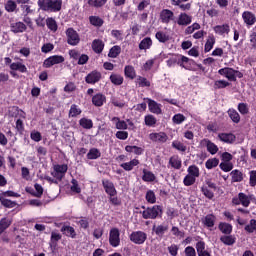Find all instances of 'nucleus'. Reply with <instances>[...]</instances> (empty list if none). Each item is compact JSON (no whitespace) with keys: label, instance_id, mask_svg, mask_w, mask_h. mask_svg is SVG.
Wrapping results in <instances>:
<instances>
[{"label":"nucleus","instance_id":"nucleus-12","mask_svg":"<svg viewBox=\"0 0 256 256\" xmlns=\"http://www.w3.org/2000/svg\"><path fill=\"white\" fill-rule=\"evenodd\" d=\"M242 19L247 27H252V25L256 23V16L251 11H244L242 13Z\"/></svg>","mask_w":256,"mask_h":256},{"label":"nucleus","instance_id":"nucleus-7","mask_svg":"<svg viewBox=\"0 0 256 256\" xmlns=\"http://www.w3.org/2000/svg\"><path fill=\"white\" fill-rule=\"evenodd\" d=\"M121 233L119 232V229L112 228L109 232V243L112 247H119L121 243Z\"/></svg>","mask_w":256,"mask_h":256},{"label":"nucleus","instance_id":"nucleus-58","mask_svg":"<svg viewBox=\"0 0 256 256\" xmlns=\"http://www.w3.org/2000/svg\"><path fill=\"white\" fill-rule=\"evenodd\" d=\"M171 233L175 237H178V239H183V237H185V232L179 230L177 226L172 227Z\"/></svg>","mask_w":256,"mask_h":256},{"label":"nucleus","instance_id":"nucleus-52","mask_svg":"<svg viewBox=\"0 0 256 256\" xmlns=\"http://www.w3.org/2000/svg\"><path fill=\"white\" fill-rule=\"evenodd\" d=\"M46 25L48 27V29H50V31H57V21H55V19L53 18H48L46 20Z\"/></svg>","mask_w":256,"mask_h":256},{"label":"nucleus","instance_id":"nucleus-6","mask_svg":"<svg viewBox=\"0 0 256 256\" xmlns=\"http://www.w3.org/2000/svg\"><path fill=\"white\" fill-rule=\"evenodd\" d=\"M233 205H242L243 207H249L251 205V198L245 193L240 192L238 196L232 199Z\"/></svg>","mask_w":256,"mask_h":256},{"label":"nucleus","instance_id":"nucleus-35","mask_svg":"<svg viewBox=\"0 0 256 256\" xmlns=\"http://www.w3.org/2000/svg\"><path fill=\"white\" fill-rule=\"evenodd\" d=\"M144 122H145V125H147V127H155V125H157V118L149 114L145 116Z\"/></svg>","mask_w":256,"mask_h":256},{"label":"nucleus","instance_id":"nucleus-30","mask_svg":"<svg viewBox=\"0 0 256 256\" xmlns=\"http://www.w3.org/2000/svg\"><path fill=\"white\" fill-rule=\"evenodd\" d=\"M230 175L232 177V183H241L243 181V173L239 170H233Z\"/></svg>","mask_w":256,"mask_h":256},{"label":"nucleus","instance_id":"nucleus-22","mask_svg":"<svg viewBox=\"0 0 256 256\" xmlns=\"http://www.w3.org/2000/svg\"><path fill=\"white\" fill-rule=\"evenodd\" d=\"M137 165H139V160L138 159H132L129 162H125V163L120 164V167L122 169H124V171H133V169L135 167H137Z\"/></svg>","mask_w":256,"mask_h":256},{"label":"nucleus","instance_id":"nucleus-23","mask_svg":"<svg viewBox=\"0 0 256 256\" xmlns=\"http://www.w3.org/2000/svg\"><path fill=\"white\" fill-rule=\"evenodd\" d=\"M11 31L13 33H23L27 31V26L23 22H15L11 24Z\"/></svg>","mask_w":256,"mask_h":256},{"label":"nucleus","instance_id":"nucleus-34","mask_svg":"<svg viewBox=\"0 0 256 256\" xmlns=\"http://www.w3.org/2000/svg\"><path fill=\"white\" fill-rule=\"evenodd\" d=\"M228 115L233 123H239V121H241V116L239 115V112H237V110L233 108L228 110Z\"/></svg>","mask_w":256,"mask_h":256},{"label":"nucleus","instance_id":"nucleus-21","mask_svg":"<svg viewBox=\"0 0 256 256\" xmlns=\"http://www.w3.org/2000/svg\"><path fill=\"white\" fill-rule=\"evenodd\" d=\"M92 49L94 53H103V49H105V43L101 39H95L92 42Z\"/></svg>","mask_w":256,"mask_h":256},{"label":"nucleus","instance_id":"nucleus-39","mask_svg":"<svg viewBox=\"0 0 256 256\" xmlns=\"http://www.w3.org/2000/svg\"><path fill=\"white\" fill-rule=\"evenodd\" d=\"M187 120V117H185V115L178 113L175 114L172 117V123H174L175 125H181V123L185 122Z\"/></svg>","mask_w":256,"mask_h":256},{"label":"nucleus","instance_id":"nucleus-20","mask_svg":"<svg viewBox=\"0 0 256 256\" xmlns=\"http://www.w3.org/2000/svg\"><path fill=\"white\" fill-rule=\"evenodd\" d=\"M86 83L95 84L101 81V73L97 71H92L86 76Z\"/></svg>","mask_w":256,"mask_h":256},{"label":"nucleus","instance_id":"nucleus-28","mask_svg":"<svg viewBox=\"0 0 256 256\" xmlns=\"http://www.w3.org/2000/svg\"><path fill=\"white\" fill-rule=\"evenodd\" d=\"M216 217L213 214H208L205 216V218L202 220V223L206 226V227H214L215 225V221H216Z\"/></svg>","mask_w":256,"mask_h":256},{"label":"nucleus","instance_id":"nucleus-50","mask_svg":"<svg viewBox=\"0 0 256 256\" xmlns=\"http://www.w3.org/2000/svg\"><path fill=\"white\" fill-rule=\"evenodd\" d=\"M89 20L94 27H101L103 25V19L99 18V16H90Z\"/></svg>","mask_w":256,"mask_h":256},{"label":"nucleus","instance_id":"nucleus-37","mask_svg":"<svg viewBox=\"0 0 256 256\" xmlns=\"http://www.w3.org/2000/svg\"><path fill=\"white\" fill-rule=\"evenodd\" d=\"M230 86H231V83L227 80H216L214 82V89H225Z\"/></svg>","mask_w":256,"mask_h":256},{"label":"nucleus","instance_id":"nucleus-15","mask_svg":"<svg viewBox=\"0 0 256 256\" xmlns=\"http://www.w3.org/2000/svg\"><path fill=\"white\" fill-rule=\"evenodd\" d=\"M152 231L153 233H155V235H157V237H163V235H165L169 231V225L165 223H162L160 225H154L152 227Z\"/></svg>","mask_w":256,"mask_h":256},{"label":"nucleus","instance_id":"nucleus-59","mask_svg":"<svg viewBox=\"0 0 256 256\" xmlns=\"http://www.w3.org/2000/svg\"><path fill=\"white\" fill-rule=\"evenodd\" d=\"M245 231H247V233H253L254 231H256V220L255 219L250 220L249 224H247L245 226Z\"/></svg>","mask_w":256,"mask_h":256},{"label":"nucleus","instance_id":"nucleus-40","mask_svg":"<svg viewBox=\"0 0 256 256\" xmlns=\"http://www.w3.org/2000/svg\"><path fill=\"white\" fill-rule=\"evenodd\" d=\"M146 201L147 203H150L151 205H153L154 203H157V196L155 195V192H153L152 190H148L146 192Z\"/></svg>","mask_w":256,"mask_h":256},{"label":"nucleus","instance_id":"nucleus-51","mask_svg":"<svg viewBox=\"0 0 256 256\" xmlns=\"http://www.w3.org/2000/svg\"><path fill=\"white\" fill-rule=\"evenodd\" d=\"M156 39L160 42V43H167V41H169V35H167V33L165 32H157L156 33Z\"/></svg>","mask_w":256,"mask_h":256},{"label":"nucleus","instance_id":"nucleus-11","mask_svg":"<svg viewBox=\"0 0 256 256\" xmlns=\"http://www.w3.org/2000/svg\"><path fill=\"white\" fill-rule=\"evenodd\" d=\"M102 185L104 187L105 193L109 195V197H115L117 195V189H115V184L109 180H103Z\"/></svg>","mask_w":256,"mask_h":256},{"label":"nucleus","instance_id":"nucleus-57","mask_svg":"<svg viewBox=\"0 0 256 256\" xmlns=\"http://www.w3.org/2000/svg\"><path fill=\"white\" fill-rule=\"evenodd\" d=\"M107 3V0H88L90 7H103Z\"/></svg>","mask_w":256,"mask_h":256},{"label":"nucleus","instance_id":"nucleus-61","mask_svg":"<svg viewBox=\"0 0 256 256\" xmlns=\"http://www.w3.org/2000/svg\"><path fill=\"white\" fill-rule=\"evenodd\" d=\"M220 169L225 173H229L233 169V163L231 162H222L220 163Z\"/></svg>","mask_w":256,"mask_h":256},{"label":"nucleus","instance_id":"nucleus-48","mask_svg":"<svg viewBox=\"0 0 256 256\" xmlns=\"http://www.w3.org/2000/svg\"><path fill=\"white\" fill-rule=\"evenodd\" d=\"M88 159H99L101 157V152L99 149L92 148L87 154Z\"/></svg>","mask_w":256,"mask_h":256},{"label":"nucleus","instance_id":"nucleus-45","mask_svg":"<svg viewBox=\"0 0 256 256\" xmlns=\"http://www.w3.org/2000/svg\"><path fill=\"white\" fill-rule=\"evenodd\" d=\"M136 85H138L139 87H151V82H149L147 78L139 76L136 79Z\"/></svg>","mask_w":256,"mask_h":256},{"label":"nucleus","instance_id":"nucleus-33","mask_svg":"<svg viewBox=\"0 0 256 256\" xmlns=\"http://www.w3.org/2000/svg\"><path fill=\"white\" fill-rule=\"evenodd\" d=\"M142 179L146 183H151L155 180V174H153V172H151L147 169H144Z\"/></svg>","mask_w":256,"mask_h":256},{"label":"nucleus","instance_id":"nucleus-14","mask_svg":"<svg viewBox=\"0 0 256 256\" xmlns=\"http://www.w3.org/2000/svg\"><path fill=\"white\" fill-rule=\"evenodd\" d=\"M201 145H204L208 151V153H210V155H216V153H218L219 151V147L211 142L209 139H203L201 141Z\"/></svg>","mask_w":256,"mask_h":256},{"label":"nucleus","instance_id":"nucleus-47","mask_svg":"<svg viewBox=\"0 0 256 256\" xmlns=\"http://www.w3.org/2000/svg\"><path fill=\"white\" fill-rule=\"evenodd\" d=\"M78 115H81V108L73 104L69 110V117H77Z\"/></svg>","mask_w":256,"mask_h":256},{"label":"nucleus","instance_id":"nucleus-32","mask_svg":"<svg viewBox=\"0 0 256 256\" xmlns=\"http://www.w3.org/2000/svg\"><path fill=\"white\" fill-rule=\"evenodd\" d=\"M214 45H215V36H213V35L208 36V39L204 46L205 53H209V51H211V49H213Z\"/></svg>","mask_w":256,"mask_h":256},{"label":"nucleus","instance_id":"nucleus-13","mask_svg":"<svg viewBox=\"0 0 256 256\" xmlns=\"http://www.w3.org/2000/svg\"><path fill=\"white\" fill-rule=\"evenodd\" d=\"M191 21H193V18L189 16L187 13H180L176 23L177 25H180L182 27H187V25H191Z\"/></svg>","mask_w":256,"mask_h":256},{"label":"nucleus","instance_id":"nucleus-19","mask_svg":"<svg viewBox=\"0 0 256 256\" xmlns=\"http://www.w3.org/2000/svg\"><path fill=\"white\" fill-rule=\"evenodd\" d=\"M231 31V27L229 24H222V25H217L214 27V33L217 35H221L222 37H225V35H229Z\"/></svg>","mask_w":256,"mask_h":256},{"label":"nucleus","instance_id":"nucleus-55","mask_svg":"<svg viewBox=\"0 0 256 256\" xmlns=\"http://www.w3.org/2000/svg\"><path fill=\"white\" fill-rule=\"evenodd\" d=\"M188 175L197 179V177H199V168L195 165L189 166Z\"/></svg>","mask_w":256,"mask_h":256},{"label":"nucleus","instance_id":"nucleus-3","mask_svg":"<svg viewBox=\"0 0 256 256\" xmlns=\"http://www.w3.org/2000/svg\"><path fill=\"white\" fill-rule=\"evenodd\" d=\"M218 73L222 77L228 79V81H237V77L238 79H241V77H243V73L229 67L219 69Z\"/></svg>","mask_w":256,"mask_h":256},{"label":"nucleus","instance_id":"nucleus-62","mask_svg":"<svg viewBox=\"0 0 256 256\" xmlns=\"http://www.w3.org/2000/svg\"><path fill=\"white\" fill-rule=\"evenodd\" d=\"M30 138L32 139V141H35L36 143H39V141L43 139V137L41 136V132L36 130L31 132Z\"/></svg>","mask_w":256,"mask_h":256},{"label":"nucleus","instance_id":"nucleus-44","mask_svg":"<svg viewBox=\"0 0 256 256\" xmlns=\"http://www.w3.org/2000/svg\"><path fill=\"white\" fill-rule=\"evenodd\" d=\"M110 81L113 85H123V76L119 74H112L110 76Z\"/></svg>","mask_w":256,"mask_h":256},{"label":"nucleus","instance_id":"nucleus-31","mask_svg":"<svg viewBox=\"0 0 256 256\" xmlns=\"http://www.w3.org/2000/svg\"><path fill=\"white\" fill-rule=\"evenodd\" d=\"M12 71H20V73H27V66L21 62L12 63L10 65Z\"/></svg>","mask_w":256,"mask_h":256},{"label":"nucleus","instance_id":"nucleus-49","mask_svg":"<svg viewBox=\"0 0 256 256\" xmlns=\"http://www.w3.org/2000/svg\"><path fill=\"white\" fill-rule=\"evenodd\" d=\"M191 61L187 56L178 55V65L183 67V69H187V63Z\"/></svg>","mask_w":256,"mask_h":256},{"label":"nucleus","instance_id":"nucleus-8","mask_svg":"<svg viewBox=\"0 0 256 256\" xmlns=\"http://www.w3.org/2000/svg\"><path fill=\"white\" fill-rule=\"evenodd\" d=\"M68 166L67 164H62V165H54V171L52 172V175L56 178L59 179L60 181L65 177V174L67 173Z\"/></svg>","mask_w":256,"mask_h":256},{"label":"nucleus","instance_id":"nucleus-41","mask_svg":"<svg viewBox=\"0 0 256 256\" xmlns=\"http://www.w3.org/2000/svg\"><path fill=\"white\" fill-rule=\"evenodd\" d=\"M79 124L83 129H92L93 128V121L88 118H82L79 121Z\"/></svg>","mask_w":256,"mask_h":256},{"label":"nucleus","instance_id":"nucleus-16","mask_svg":"<svg viewBox=\"0 0 256 256\" xmlns=\"http://www.w3.org/2000/svg\"><path fill=\"white\" fill-rule=\"evenodd\" d=\"M146 101H148V108L150 113H154L155 115H161V104L155 102V100H151L150 98H146Z\"/></svg>","mask_w":256,"mask_h":256},{"label":"nucleus","instance_id":"nucleus-1","mask_svg":"<svg viewBox=\"0 0 256 256\" xmlns=\"http://www.w3.org/2000/svg\"><path fill=\"white\" fill-rule=\"evenodd\" d=\"M38 6L42 11L57 13L61 11L63 0H38Z\"/></svg>","mask_w":256,"mask_h":256},{"label":"nucleus","instance_id":"nucleus-25","mask_svg":"<svg viewBox=\"0 0 256 256\" xmlns=\"http://www.w3.org/2000/svg\"><path fill=\"white\" fill-rule=\"evenodd\" d=\"M62 233L66 235V237H71L72 239H75L77 237V233L75 232V228L71 226H63L61 228Z\"/></svg>","mask_w":256,"mask_h":256},{"label":"nucleus","instance_id":"nucleus-10","mask_svg":"<svg viewBox=\"0 0 256 256\" xmlns=\"http://www.w3.org/2000/svg\"><path fill=\"white\" fill-rule=\"evenodd\" d=\"M63 61H65V58L63 56L54 55V56L47 58L44 61L43 66L46 69H49V67H53V65H59V63H63Z\"/></svg>","mask_w":256,"mask_h":256},{"label":"nucleus","instance_id":"nucleus-63","mask_svg":"<svg viewBox=\"0 0 256 256\" xmlns=\"http://www.w3.org/2000/svg\"><path fill=\"white\" fill-rule=\"evenodd\" d=\"M168 67H175V65H179L178 55L172 56L170 59L166 61Z\"/></svg>","mask_w":256,"mask_h":256},{"label":"nucleus","instance_id":"nucleus-36","mask_svg":"<svg viewBox=\"0 0 256 256\" xmlns=\"http://www.w3.org/2000/svg\"><path fill=\"white\" fill-rule=\"evenodd\" d=\"M169 164L173 169H181V158H179V156H172L169 160Z\"/></svg>","mask_w":256,"mask_h":256},{"label":"nucleus","instance_id":"nucleus-27","mask_svg":"<svg viewBox=\"0 0 256 256\" xmlns=\"http://www.w3.org/2000/svg\"><path fill=\"white\" fill-rule=\"evenodd\" d=\"M151 45H153V40H151L149 37H146L140 42L139 49L141 51H147V49H151Z\"/></svg>","mask_w":256,"mask_h":256},{"label":"nucleus","instance_id":"nucleus-2","mask_svg":"<svg viewBox=\"0 0 256 256\" xmlns=\"http://www.w3.org/2000/svg\"><path fill=\"white\" fill-rule=\"evenodd\" d=\"M163 215V208L160 205H154L152 207L146 208L142 212L143 219H157Z\"/></svg>","mask_w":256,"mask_h":256},{"label":"nucleus","instance_id":"nucleus-24","mask_svg":"<svg viewBox=\"0 0 256 256\" xmlns=\"http://www.w3.org/2000/svg\"><path fill=\"white\" fill-rule=\"evenodd\" d=\"M111 121L113 125H115L116 129H119V130L127 129V122H125V120H121L119 119V117H113Z\"/></svg>","mask_w":256,"mask_h":256},{"label":"nucleus","instance_id":"nucleus-56","mask_svg":"<svg viewBox=\"0 0 256 256\" xmlns=\"http://www.w3.org/2000/svg\"><path fill=\"white\" fill-rule=\"evenodd\" d=\"M197 178H195L194 176H191L190 174L186 175L183 183L186 187H191V185H193L195 183Z\"/></svg>","mask_w":256,"mask_h":256},{"label":"nucleus","instance_id":"nucleus-54","mask_svg":"<svg viewBox=\"0 0 256 256\" xmlns=\"http://www.w3.org/2000/svg\"><path fill=\"white\" fill-rule=\"evenodd\" d=\"M172 147L174 149H177V151H182V152L187 151V146H185L183 143L177 140L172 142Z\"/></svg>","mask_w":256,"mask_h":256},{"label":"nucleus","instance_id":"nucleus-18","mask_svg":"<svg viewBox=\"0 0 256 256\" xmlns=\"http://www.w3.org/2000/svg\"><path fill=\"white\" fill-rule=\"evenodd\" d=\"M160 19L162 23H169L175 19V14L169 9H164L160 13Z\"/></svg>","mask_w":256,"mask_h":256},{"label":"nucleus","instance_id":"nucleus-17","mask_svg":"<svg viewBox=\"0 0 256 256\" xmlns=\"http://www.w3.org/2000/svg\"><path fill=\"white\" fill-rule=\"evenodd\" d=\"M218 139L222 141V143L231 145V143H235L237 137L233 133H220L218 134Z\"/></svg>","mask_w":256,"mask_h":256},{"label":"nucleus","instance_id":"nucleus-29","mask_svg":"<svg viewBox=\"0 0 256 256\" xmlns=\"http://www.w3.org/2000/svg\"><path fill=\"white\" fill-rule=\"evenodd\" d=\"M124 74L128 79H135L137 77V73L135 72V68L131 65L125 66Z\"/></svg>","mask_w":256,"mask_h":256},{"label":"nucleus","instance_id":"nucleus-46","mask_svg":"<svg viewBox=\"0 0 256 256\" xmlns=\"http://www.w3.org/2000/svg\"><path fill=\"white\" fill-rule=\"evenodd\" d=\"M217 165H219V159L217 158L208 159L205 163L206 169H215Z\"/></svg>","mask_w":256,"mask_h":256},{"label":"nucleus","instance_id":"nucleus-4","mask_svg":"<svg viewBox=\"0 0 256 256\" xmlns=\"http://www.w3.org/2000/svg\"><path fill=\"white\" fill-rule=\"evenodd\" d=\"M66 37L68 45H72V47L77 46V44L81 42L79 33H77V31H75L73 28H68L66 30Z\"/></svg>","mask_w":256,"mask_h":256},{"label":"nucleus","instance_id":"nucleus-5","mask_svg":"<svg viewBox=\"0 0 256 256\" xmlns=\"http://www.w3.org/2000/svg\"><path fill=\"white\" fill-rule=\"evenodd\" d=\"M130 241L135 245H143L147 241V233L143 231H135L130 234Z\"/></svg>","mask_w":256,"mask_h":256},{"label":"nucleus","instance_id":"nucleus-9","mask_svg":"<svg viewBox=\"0 0 256 256\" xmlns=\"http://www.w3.org/2000/svg\"><path fill=\"white\" fill-rule=\"evenodd\" d=\"M149 139L153 143H167L169 136L165 132H153L149 134Z\"/></svg>","mask_w":256,"mask_h":256},{"label":"nucleus","instance_id":"nucleus-42","mask_svg":"<svg viewBox=\"0 0 256 256\" xmlns=\"http://www.w3.org/2000/svg\"><path fill=\"white\" fill-rule=\"evenodd\" d=\"M125 151H127V153H135V155L143 154V148L137 146H126Z\"/></svg>","mask_w":256,"mask_h":256},{"label":"nucleus","instance_id":"nucleus-60","mask_svg":"<svg viewBox=\"0 0 256 256\" xmlns=\"http://www.w3.org/2000/svg\"><path fill=\"white\" fill-rule=\"evenodd\" d=\"M220 241L224 243V245H233L235 243V237L233 236H222Z\"/></svg>","mask_w":256,"mask_h":256},{"label":"nucleus","instance_id":"nucleus-53","mask_svg":"<svg viewBox=\"0 0 256 256\" xmlns=\"http://www.w3.org/2000/svg\"><path fill=\"white\" fill-rule=\"evenodd\" d=\"M238 111H239V113H241V115H248L249 114V105L247 103H239Z\"/></svg>","mask_w":256,"mask_h":256},{"label":"nucleus","instance_id":"nucleus-43","mask_svg":"<svg viewBox=\"0 0 256 256\" xmlns=\"http://www.w3.org/2000/svg\"><path fill=\"white\" fill-rule=\"evenodd\" d=\"M219 229L225 235H229V233H231V231H233V226H231V224H227V223H220Z\"/></svg>","mask_w":256,"mask_h":256},{"label":"nucleus","instance_id":"nucleus-38","mask_svg":"<svg viewBox=\"0 0 256 256\" xmlns=\"http://www.w3.org/2000/svg\"><path fill=\"white\" fill-rule=\"evenodd\" d=\"M121 54V46H113L109 53H108V57H111V59H116V57H119V55Z\"/></svg>","mask_w":256,"mask_h":256},{"label":"nucleus","instance_id":"nucleus-26","mask_svg":"<svg viewBox=\"0 0 256 256\" xmlns=\"http://www.w3.org/2000/svg\"><path fill=\"white\" fill-rule=\"evenodd\" d=\"M106 98L105 95L103 94H96L95 96H93L92 98V103L93 105H95L96 107H101L103 106V103H105Z\"/></svg>","mask_w":256,"mask_h":256},{"label":"nucleus","instance_id":"nucleus-64","mask_svg":"<svg viewBox=\"0 0 256 256\" xmlns=\"http://www.w3.org/2000/svg\"><path fill=\"white\" fill-rule=\"evenodd\" d=\"M250 175V179H249V183L251 187H255L256 185V170H251L249 172Z\"/></svg>","mask_w":256,"mask_h":256}]
</instances>
